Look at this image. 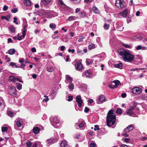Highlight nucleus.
<instances>
[{
  "mask_svg": "<svg viewBox=\"0 0 147 147\" xmlns=\"http://www.w3.org/2000/svg\"><path fill=\"white\" fill-rule=\"evenodd\" d=\"M89 111V109L87 107H86L85 108V109L84 110V112L85 113H87Z\"/></svg>",
  "mask_w": 147,
  "mask_h": 147,
  "instance_id": "nucleus-57",
  "label": "nucleus"
},
{
  "mask_svg": "<svg viewBox=\"0 0 147 147\" xmlns=\"http://www.w3.org/2000/svg\"><path fill=\"white\" fill-rule=\"evenodd\" d=\"M98 126H97V125H95L94 126L95 128L94 129V130L95 131H96V130H99V128L98 127Z\"/></svg>",
  "mask_w": 147,
  "mask_h": 147,
  "instance_id": "nucleus-58",
  "label": "nucleus"
},
{
  "mask_svg": "<svg viewBox=\"0 0 147 147\" xmlns=\"http://www.w3.org/2000/svg\"><path fill=\"white\" fill-rule=\"evenodd\" d=\"M133 129V126L132 125H129L125 129H124V131L126 132H129L132 131Z\"/></svg>",
  "mask_w": 147,
  "mask_h": 147,
  "instance_id": "nucleus-14",
  "label": "nucleus"
},
{
  "mask_svg": "<svg viewBox=\"0 0 147 147\" xmlns=\"http://www.w3.org/2000/svg\"><path fill=\"white\" fill-rule=\"evenodd\" d=\"M61 147H67V146L66 142L65 141L61 142Z\"/></svg>",
  "mask_w": 147,
  "mask_h": 147,
  "instance_id": "nucleus-27",
  "label": "nucleus"
},
{
  "mask_svg": "<svg viewBox=\"0 0 147 147\" xmlns=\"http://www.w3.org/2000/svg\"><path fill=\"white\" fill-rule=\"evenodd\" d=\"M18 9L16 8H14L11 10V11L13 13H15L17 12Z\"/></svg>",
  "mask_w": 147,
  "mask_h": 147,
  "instance_id": "nucleus-48",
  "label": "nucleus"
},
{
  "mask_svg": "<svg viewBox=\"0 0 147 147\" xmlns=\"http://www.w3.org/2000/svg\"><path fill=\"white\" fill-rule=\"evenodd\" d=\"M27 26H25L24 28V30H22V35L18 37V40H21L25 36L26 34V28H27Z\"/></svg>",
  "mask_w": 147,
  "mask_h": 147,
  "instance_id": "nucleus-11",
  "label": "nucleus"
},
{
  "mask_svg": "<svg viewBox=\"0 0 147 147\" xmlns=\"http://www.w3.org/2000/svg\"><path fill=\"white\" fill-rule=\"evenodd\" d=\"M85 123L84 121L82 122L81 123L78 125V126L80 127H82L84 125Z\"/></svg>",
  "mask_w": 147,
  "mask_h": 147,
  "instance_id": "nucleus-43",
  "label": "nucleus"
},
{
  "mask_svg": "<svg viewBox=\"0 0 147 147\" xmlns=\"http://www.w3.org/2000/svg\"><path fill=\"white\" fill-rule=\"evenodd\" d=\"M109 26V24H105L104 26V28L105 30H107L108 29Z\"/></svg>",
  "mask_w": 147,
  "mask_h": 147,
  "instance_id": "nucleus-42",
  "label": "nucleus"
},
{
  "mask_svg": "<svg viewBox=\"0 0 147 147\" xmlns=\"http://www.w3.org/2000/svg\"><path fill=\"white\" fill-rule=\"evenodd\" d=\"M132 92L134 94H138L142 92V90L140 88H134L132 89Z\"/></svg>",
  "mask_w": 147,
  "mask_h": 147,
  "instance_id": "nucleus-7",
  "label": "nucleus"
},
{
  "mask_svg": "<svg viewBox=\"0 0 147 147\" xmlns=\"http://www.w3.org/2000/svg\"><path fill=\"white\" fill-rule=\"evenodd\" d=\"M113 110H111L107 113V125L111 126L113 125L116 121L115 115L113 113Z\"/></svg>",
  "mask_w": 147,
  "mask_h": 147,
  "instance_id": "nucleus-2",
  "label": "nucleus"
},
{
  "mask_svg": "<svg viewBox=\"0 0 147 147\" xmlns=\"http://www.w3.org/2000/svg\"><path fill=\"white\" fill-rule=\"evenodd\" d=\"M17 88L19 90H20L22 89V84L20 83H17L16 85Z\"/></svg>",
  "mask_w": 147,
  "mask_h": 147,
  "instance_id": "nucleus-22",
  "label": "nucleus"
},
{
  "mask_svg": "<svg viewBox=\"0 0 147 147\" xmlns=\"http://www.w3.org/2000/svg\"><path fill=\"white\" fill-rule=\"evenodd\" d=\"M76 101L78 104V107H82V104L83 103V101L80 96L77 95L76 96Z\"/></svg>",
  "mask_w": 147,
  "mask_h": 147,
  "instance_id": "nucleus-6",
  "label": "nucleus"
},
{
  "mask_svg": "<svg viewBox=\"0 0 147 147\" xmlns=\"http://www.w3.org/2000/svg\"><path fill=\"white\" fill-rule=\"evenodd\" d=\"M129 10L127 9H125L119 13V15L123 17H126L127 15Z\"/></svg>",
  "mask_w": 147,
  "mask_h": 147,
  "instance_id": "nucleus-9",
  "label": "nucleus"
},
{
  "mask_svg": "<svg viewBox=\"0 0 147 147\" xmlns=\"http://www.w3.org/2000/svg\"><path fill=\"white\" fill-rule=\"evenodd\" d=\"M92 10L94 13H96L98 14L99 13V11L96 7H93L92 8Z\"/></svg>",
  "mask_w": 147,
  "mask_h": 147,
  "instance_id": "nucleus-21",
  "label": "nucleus"
},
{
  "mask_svg": "<svg viewBox=\"0 0 147 147\" xmlns=\"http://www.w3.org/2000/svg\"><path fill=\"white\" fill-rule=\"evenodd\" d=\"M9 80L12 82H15L16 81H18L20 82H23L22 81L20 80L19 78H15L14 76H10L9 77Z\"/></svg>",
  "mask_w": 147,
  "mask_h": 147,
  "instance_id": "nucleus-10",
  "label": "nucleus"
},
{
  "mask_svg": "<svg viewBox=\"0 0 147 147\" xmlns=\"http://www.w3.org/2000/svg\"><path fill=\"white\" fill-rule=\"evenodd\" d=\"M47 143L50 144H51L53 143V140L52 139H48L47 140Z\"/></svg>",
  "mask_w": 147,
  "mask_h": 147,
  "instance_id": "nucleus-51",
  "label": "nucleus"
},
{
  "mask_svg": "<svg viewBox=\"0 0 147 147\" xmlns=\"http://www.w3.org/2000/svg\"><path fill=\"white\" fill-rule=\"evenodd\" d=\"M136 49L137 50L141 49H142V46L141 45H138L136 47Z\"/></svg>",
  "mask_w": 147,
  "mask_h": 147,
  "instance_id": "nucleus-61",
  "label": "nucleus"
},
{
  "mask_svg": "<svg viewBox=\"0 0 147 147\" xmlns=\"http://www.w3.org/2000/svg\"><path fill=\"white\" fill-rule=\"evenodd\" d=\"M115 67L119 69H121L122 67V64L120 63L119 64H116L115 65Z\"/></svg>",
  "mask_w": 147,
  "mask_h": 147,
  "instance_id": "nucleus-26",
  "label": "nucleus"
},
{
  "mask_svg": "<svg viewBox=\"0 0 147 147\" xmlns=\"http://www.w3.org/2000/svg\"><path fill=\"white\" fill-rule=\"evenodd\" d=\"M5 59H7V62H8L10 61V59L7 56H6Z\"/></svg>",
  "mask_w": 147,
  "mask_h": 147,
  "instance_id": "nucleus-62",
  "label": "nucleus"
},
{
  "mask_svg": "<svg viewBox=\"0 0 147 147\" xmlns=\"http://www.w3.org/2000/svg\"><path fill=\"white\" fill-rule=\"evenodd\" d=\"M9 65L13 67L19 68V67H18L16 65V63L13 62H11L10 63Z\"/></svg>",
  "mask_w": 147,
  "mask_h": 147,
  "instance_id": "nucleus-29",
  "label": "nucleus"
},
{
  "mask_svg": "<svg viewBox=\"0 0 147 147\" xmlns=\"http://www.w3.org/2000/svg\"><path fill=\"white\" fill-rule=\"evenodd\" d=\"M116 113L118 114H120L122 113V110L120 108H118L116 111Z\"/></svg>",
  "mask_w": 147,
  "mask_h": 147,
  "instance_id": "nucleus-45",
  "label": "nucleus"
},
{
  "mask_svg": "<svg viewBox=\"0 0 147 147\" xmlns=\"http://www.w3.org/2000/svg\"><path fill=\"white\" fill-rule=\"evenodd\" d=\"M90 147H95L96 146V144L94 143H91L90 145Z\"/></svg>",
  "mask_w": 147,
  "mask_h": 147,
  "instance_id": "nucleus-54",
  "label": "nucleus"
},
{
  "mask_svg": "<svg viewBox=\"0 0 147 147\" xmlns=\"http://www.w3.org/2000/svg\"><path fill=\"white\" fill-rule=\"evenodd\" d=\"M15 52V50L14 49H11L8 51L10 55L13 54Z\"/></svg>",
  "mask_w": 147,
  "mask_h": 147,
  "instance_id": "nucleus-31",
  "label": "nucleus"
},
{
  "mask_svg": "<svg viewBox=\"0 0 147 147\" xmlns=\"http://www.w3.org/2000/svg\"><path fill=\"white\" fill-rule=\"evenodd\" d=\"M80 16L82 18H84L86 15V13L85 11H82L80 13Z\"/></svg>",
  "mask_w": 147,
  "mask_h": 147,
  "instance_id": "nucleus-30",
  "label": "nucleus"
},
{
  "mask_svg": "<svg viewBox=\"0 0 147 147\" xmlns=\"http://www.w3.org/2000/svg\"><path fill=\"white\" fill-rule=\"evenodd\" d=\"M26 145L28 147H30L32 145V142H28L26 143Z\"/></svg>",
  "mask_w": 147,
  "mask_h": 147,
  "instance_id": "nucleus-50",
  "label": "nucleus"
},
{
  "mask_svg": "<svg viewBox=\"0 0 147 147\" xmlns=\"http://www.w3.org/2000/svg\"><path fill=\"white\" fill-rule=\"evenodd\" d=\"M94 0H84V2L85 3H92Z\"/></svg>",
  "mask_w": 147,
  "mask_h": 147,
  "instance_id": "nucleus-46",
  "label": "nucleus"
},
{
  "mask_svg": "<svg viewBox=\"0 0 147 147\" xmlns=\"http://www.w3.org/2000/svg\"><path fill=\"white\" fill-rule=\"evenodd\" d=\"M65 82L67 84L71 83L73 81L72 78L68 75H65Z\"/></svg>",
  "mask_w": 147,
  "mask_h": 147,
  "instance_id": "nucleus-13",
  "label": "nucleus"
},
{
  "mask_svg": "<svg viewBox=\"0 0 147 147\" xmlns=\"http://www.w3.org/2000/svg\"><path fill=\"white\" fill-rule=\"evenodd\" d=\"M53 121L55 123H59V121L56 117H55L53 118Z\"/></svg>",
  "mask_w": 147,
  "mask_h": 147,
  "instance_id": "nucleus-35",
  "label": "nucleus"
},
{
  "mask_svg": "<svg viewBox=\"0 0 147 147\" xmlns=\"http://www.w3.org/2000/svg\"><path fill=\"white\" fill-rule=\"evenodd\" d=\"M13 19L14 20L13 21V23H15L16 24H18V22H17V18L16 17H14L13 18Z\"/></svg>",
  "mask_w": 147,
  "mask_h": 147,
  "instance_id": "nucleus-49",
  "label": "nucleus"
},
{
  "mask_svg": "<svg viewBox=\"0 0 147 147\" xmlns=\"http://www.w3.org/2000/svg\"><path fill=\"white\" fill-rule=\"evenodd\" d=\"M44 97L45 98H46V99H44L43 100V101H45L46 102H47L49 100V98H48V96L46 95H44Z\"/></svg>",
  "mask_w": 147,
  "mask_h": 147,
  "instance_id": "nucleus-44",
  "label": "nucleus"
},
{
  "mask_svg": "<svg viewBox=\"0 0 147 147\" xmlns=\"http://www.w3.org/2000/svg\"><path fill=\"white\" fill-rule=\"evenodd\" d=\"M65 48V47L64 46H61L60 47V49L61 51H63L64 50Z\"/></svg>",
  "mask_w": 147,
  "mask_h": 147,
  "instance_id": "nucleus-60",
  "label": "nucleus"
},
{
  "mask_svg": "<svg viewBox=\"0 0 147 147\" xmlns=\"http://www.w3.org/2000/svg\"><path fill=\"white\" fill-rule=\"evenodd\" d=\"M93 102V100L91 99H90L88 100V102L90 104H91Z\"/></svg>",
  "mask_w": 147,
  "mask_h": 147,
  "instance_id": "nucleus-64",
  "label": "nucleus"
},
{
  "mask_svg": "<svg viewBox=\"0 0 147 147\" xmlns=\"http://www.w3.org/2000/svg\"><path fill=\"white\" fill-rule=\"evenodd\" d=\"M106 101V97L103 95L100 96L98 98V100L96 101V103L97 104H100V102H103Z\"/></svg>",
  "mask_w": 147,
  "mask_h": 147,
  "instance_id": "nucleus-8",
  "label": "nucleus"
},
{
  "mask_svg": "<svg viewBox=\"0 0 147 147\" xmlns=\"http://www.w3.org/2000/svg\"><path fill=\"white\" fill-rule=\"evenodd\" d=\"M126 113L127 114L129 115L130 116H131L133 113V112L132 111L128 109L126 111Z\"/></svg>",
  "mask_w": 147,
  "mask_h": 147,
  "instance_id": "nucleus-33",
  "label": "nucleus"
},
{
  "mask_svg": "<svg viewBox=\"0 0 147 147\" xmlns=\"http://www.w3.org/2000/svg\"><path fill=\"white\" fill-rule=\"evenodd\" d=\"M8 8V7L7 6L5 5L3 6V11H5L7 10Z\"/></svg>",
  "mask_w": 147,
  "mask_h": 147,
  "instance_id": "nucleus-55",
  "label": "nucleus"
},
{
  "mask_svg": "<svg viewBox=\"0 0 147 147\" xmlns=\"http://www.w3.org/2000/svg\"><path fill=\"white\" fill-rule=\"evenodd\" d=\"M75 67L76 69L78 71H80L83 68L81 63L80 62H76Z\"/></svg>",
  "mask_w": 147,
  "mask_h": 147,
  "instance_id": "nucleus-12",
  "label": "nucleus"
},
{
  "mask_svg": "<svg viewBox=\"0 0 147 147\" xmlns=\"http://www.w3.org/2000/svg\"><path fill=\"white\" fill-rule=\"evenodd\" d=\"M7 113L9 116L11 117L13 116L14 113L12 111H9L7 112Z\"/></svg>",
  "mask_w": 147,
  "mask_h": 147,
  "instance_id": "nucleus-36",
  "label": "nucleus"
},
{
  "mask_svg": "<svg viewBox=\"0 0 147 147\" xmlns=\"http://www.w3.org/2000/svg\"><path fill=\"white\" fill-rule=\"evenodd\" d=\"M95 48V45L94 44H91L89 45L88 46V49L90 50H91Z\"/></svg>",
  "mask_w": 147,
  "mask_h": 147,
  "instance_id": "nucleus-24",
  "label": "nucleus"
},
{
  "mask_svg": "<svg viewBox=\"0 0 147 147\" xmlns=\"http://www.w3.org/2000/svg\"><path fill=\"white\" fill-rule=\"evenodd\" d=\"M122 46H124L126 48H128V49H131L132 47V46L131 45H128L127 44H125L124 43H123L122 44Z\"/></svg>",
  "mask_w": 147,
  "mask_h": 147,
  "instance_id": "nucleus-25",
  "label": "nucleus"
},
{
  "mask_svg": "<svg viewBox=\"0 0 147 147\" xmlns=\"http://www.w3.org/2000/svg\"><path fill=\"white\" fill-rule=\"evenodd\" d=\"M68 88L70 91H72L74 89V84L71 83H69L68 85Z\"/></svg>",
  "mask_w": 147,
  "mask_h": 147,
  "instance_id": "nucleus-19",
  "label": "nucleus"
},
{
  "mask_svg": "<svg viewBox=\"0 0 147 147\" xmlns=\"http://www.w3.org/2000/svg\"><path fill=\"white\" fill-rule=\"evenodd\" d=\"M49 27L52 30H54L56 27V25L53 23H51L49 25Z\"/></svg>",
  "mask_w": 147,
  "mask_h": 147,
  "instance_id": "nucleus-28",
  "label": "nucleus"
},
{
  "mask_svg": "<svg viewBox=\"0 0 147 147\" xmlns=\"http://www.w3.org/2000/svg\"><path fill=\"white\" fill-rule=\"evenodd\" d=\"M119 54L125 62H129L133 61L134 59L135 56L128 50H124L120 51Z\"/></svg>",
  "mask_w": 147,
  "mask_h": 147,
  "instance_id": "nucleus-1",
  "label": "nucleus"
},
{
  "mask_svg": "<svg viewBox=\"0 0 147 147\" xmlns=\"http://www.w3.org/2000/svg\"><path fill=\"white\" fill-rule=\"evenodd\" d=\"M7 129L8 128L7 127H2L1 130L3 132L6 131Z\"/></svg>",
  "mask_w": 147,
  "mask_h": 147,
  "instance_id": "nucleus-37",
  "label": "nucleus"
},
{
  "mask_svg": "<svg viewBox=\"0 0 147 147\" xmlns=\"http://www.w3.org/2000/svg\"><path fill=\"white\" fill-rule=\"evenodd\" d=\"M130 139L129 138H125L124 139V141L125 143H129Z\"/></svg>",
  "mask_w": 147,
  "mask_h": 147,
  "instance_id": "nucleus-40",
  "label": "nucleus"
},
{
  "mask_svg": "<svg viewBox=\"0 0 147 147\" xmlns=\"http://www.w3.org/2000/svg\"><path fill=\"white\" fill-rule=\"evenodd\" d=\"M52 0H42L41 2L45 5L50 4L51 3Z\"/></svg>",
  "mask_w": 147,
  "mask_h": 147,
  "instance_id": "nucleus-16",
  "label": "nucleus"
},
{
  "mask_svg": "<svg viewBox=\"0 0 147 147\" xmlns=\"http://www.w3.org/2000/svg\"><path fill=\"white\" fill-rule=\"evenodd\" d=\"M40 131V128L38 127H35L33 128V131L35 134H38Z\"/></svg>",
  "mask_w": 147,
  "mask_h": 147,
  "instance_id": "nucleus-18",
  "label": "nucleus"
},
{
  "mask_svg": "<svg viewBox=\"0 0 147 147\" xmlns=\"http://www.w3.org/2000/svg\"><path fill=\"white\" fill-rule=\"evenodd\" d=\"M120 84V82L118 80H115L111 83V84L109 85V87L111 89H114L117 88L118 86Z\"/></svg>",
  "mask_w": 147,
  "mask_h": 147,
  "instance_id": "nucleus-5",
  "label": "nucleus"
},
{
  "mask_svg": "<svg viewBox=\"0 0 147 147\" xmlns=\"http://www.w3.org/2000/svg\"><path fill=\"white\" fill-rule=\"evenodd\" d=\"M131 39L133 40H134L136 39H138L139 40H142V36H136L132 37L131 38Z\"/></svg>",
  "mask_w": 147,
  "mask_h": 147,
  "instance_id": "nucleus-20",
  "label": "nucleus"
},
{
  "mask_svg": "<svg viewBox=\"0 0 147 147\" xmlns=\"http://www.w3.org/2000/svg\"><path fill=\"white\" fill-rule=\"evenodd\" d=\"M46 69L49 72H52L54 70V67L51 65L47 66L46 67Z\"/></svg>",
  "mask_w": 147,
  "mask_h": 147,
  "instance_id": "nucleus-15",
  "label": "nucleus"
},
{
  "mask_svg": "<svg viewBox=\"0 0 147 147\" xmlns=\"http://www.w3.org/2000/svg\"><path fill=\"white\" fill-rule=\"evenodd\" d=\"M4 103V101L3 98L0 97V106H1Z\"/></svg>",
  "mask_w": 147,
  "mask_h": 147,
  "instance_id": "nucleus-38",
  "label": "nucleus"
},
{
  "mask_svg": "<svg viewBox=\"0 0 147 147\" xmlns=\"http://www.w3.org/2000/svg\"><path fill=\"white\" fill-rule=\"evenodd\" d=\"M7 42L8 43L13 42V41L11 38H9L7 40Z\"/></svg>",
  "mask_w": 147,
  "mask_h": 147,
  "instance_id": "nucleus-63",
  "label": "nucleus"
},
{
  "mask_svg": "<svg viewBox=\"0 0 147 147\" xmlns=\"http://www.w3.org/2000/svg\"><path fill=\"white\" fill-rule=\"evenodd\" d=\"M86 63L87 65H89L91 64H92L93 63V61L90 59H86Z\"/></svg>",
  "mask_w": 147,
  "mask_h": 147,
  "instance_id": "nucleus-32",
  "label": "nucleus"
},
{
  "mask_svg": "<svg viewBox=\"0 0 147 147\" xmlns=\"http://www.w3.org/2000/svg\"><path fill=\"white\" fill-rule=\"evenodd\" d=\"M9 30L12 33H14L15 32V28L13 26H11L9 27Z\"/></svg>",
  "mask_w": 147,
  "mask_h": 147,
  "instance_id": "nucleus-23",
  "label": "nucleus"
},
{
  "mask_svg": "<svg viewBox=\"0 0 147 147\" xmlns=\"http://www.w3.org/2000/svg\"><path fill=\"white\" fill-rule=\"evenodd\" d=\"M126 94L125 93H122L121 94V97L123 98H124L126 97Z\"/></svg>",
  "mask_w": 147,
  "mask_h": 147,
  "instance_id": "nucleus-59",
  "label": "nucleus"
},
{
  "mask_svg": "<svg viewBox=\"0 0 147 147\" xmlns=\"http://www.w3.org/2000/svg\"><path fill=\"white\" fill-rule=\"evenodd\" d=\"M68 99L67 100L68 101H70L73 100V97L72 96H69L68 97Z\"/></svg>",
  "mask_w": 147,
  "mask_h": 147,
  "instance_id": "nucleus-53",
  "label": "nucleus"
},
{
  "mask_svg": "<svg viewBox=\"0 0 147 147\" xmlns=\"http://www.w3.org/2000/svg\"><path fill=\"white\" fill-rule=\"evenodd\" d=\"M85 76L88 77H90L91 76V71H88L85 73Z\"/></svg>",
  "mask_w": 147,
  "mask_h": 147,
  "instance_id": "nucleus-34",
  "label": "nucleus"
},
{
  "mask_svg": "<svg viewBox=\"0 0 147 147\" xmlns=\"http://www.w3.org/2000/svg\"><path fill=\"white\" fill-rule=\"evenodd\" d=\"M17 125L19 127H20L21 126V124L19 120L18 119L17 120L16 122Z\"/></svg>",
  "mask_w": 147,
  "mask_h": 147,
  "instance_id": "nucleus-41",
  "label": "nucleus"
},
{
  "mask_svg": "<svg viewBox=\"0 0 147 147\" xmlns=\"http://www.w3.org/2000/svg\"><path fill=\"white\" fill-rule=\"evenodd\" d=\"M115 5L119 9H121L126 6V4L125 2L123 0H116Z\"/></svg>",
  "mask_w": 147,
  "mask_h": 147,
  "instance_id": "nucleus-3",
  "label": "nucleus"
},
{
  "mask_svg": "<svg viewBox=\"0 0 147 147\" xmlns=\"http://www.w3.org/2000/svg\"><path fill=\"white\" fill-rule=\"evenodd\" d=\"M142 98L143 100H147V94L142 95Z\"/></svg>",
  "mask_w": 147,
  "mask_h": 147,
  "instance_id": "nucleus-39",
  "label": "nucleus"
},
{
  "mask_svg": "<svg viewBox=\"0 0 147 147\" xmlns=\"http://www.w3.org/2000/svg\"><path fill=\"white\" fill-rule=\"evenodd\" d=\"M8 92L10 95L13 96H17L16 89V87L13 86H9Z\"/></svg>",
  "mask_w": 147,
  "mask_h": 147,
  "instance_id": "nucleus-4",
  "label": "nucleus"
},
{
  "mask_svg": "<svg viewBox=\"0 0 147 147\" xmlns=\"http://www.w3.org/2000/svg\"><path fill=\"white\" fill-rule=\"evenodd\" d=\"M1 19L2 20H4V19H5L6 20L9 21V19L8 18V17H6L5 16H2L1 18Z\"/></svg>",
  "mask_w": 147,
  "mask_h": 147,
  "instance_id": "nucleus-47",
  "label": "nucleus"
},
{
  "mask_svg": "<svg viewBox=\"0 0 147 147\" xmlns=\"http://www.w3.org/2000/svg\"><path fill=\"white\" fill-rule=\"evenodd\" d=\"M31 51L33 53H35L36 52V49L35 47H33L31 49Z\"/></svg>",
  "mask_w": 147,
  "mask_h": 147,
  "instance_id": "nucleus-56",
  "label": "nucleus"
},
{
  "mask_svg": "<svg viewBox=\"0 0 147 147\" xmlns=\"http://www.w3.org/2000/svg\"><path fill=\"white\" fill-rule=\"evenodd\" d=\"M84 39V37L82 36H81L80 37L78 40V42H81L83 41V39Z\"/></svg>",
  "mask_w": 147,
  "mask_h": 147,
  "instance_id": "nucleus-52",
  "label": "nucleus"
},
{
  "mask_svg": "<svg viewBox=\"0 0 147 147\" xmlns=\"http://www.w3.org/2000/svg\"><path fill=\"white\" fill-rule=\"evenodd\" d=\"M24 3L25 5L29 6L31 5V2L30 0H24Z\"/></svg>",
  "mask_w": 147,
  "mask_h": 147,
  "instance_id": "nucleus-17",
  "label": "nucleus"
}]
</instances>
